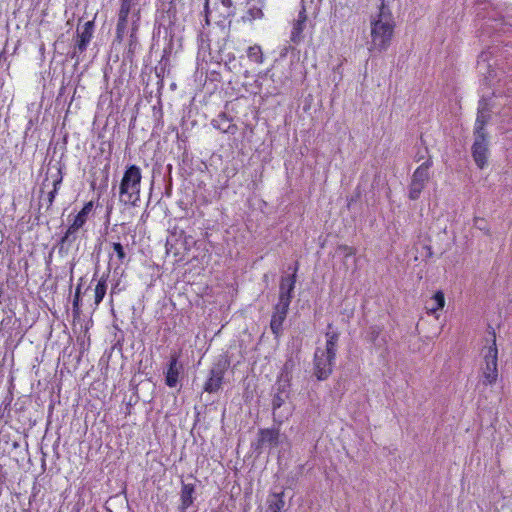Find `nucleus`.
<instances>
[{"label": "nucleus", "instance_id": "1", "mask_svg": "<svg viewBox=\"0 0 512 512\" xmlns=\"http://www.w3.org/2000/svg\"><path fill=\"white\" fill-rule=\"evenodd\" d=\"M370 26L371 41L368 50L370 52L386 51L392 41L395 20L391 9L386 5L384 0H382L377 15L371 18Z\"/></svg>", "mask_w": 512, "mask_h": 512}, {"label": "nucleus", "instance_id": "2", "mask_svg": "<svg viewBox=\"0 0 512 512\" xmlns=\"http://www.w3.org/2000/svg\"><path fill=\"white\" fill-rule=\"evenodd\" d=\"M141 179V169L137 165H130L126 168L119 185V200L121 203L138 206Z\"/></svg>", "mask_w": 512, "mask_h": 512}, {"label": "nucleus", "instance_id": "3", "mask_svg": "<svg viewBox=\"0 0 512 512\" xmlns=\"http://www.w3.org/2000/svg\"><path fill=\"white\" fill-rule=\"evenodd\" d=\"M230 366V361L227 356L220 355L213 363L209 370V376L204 384V391L208 393L217 392L221 386L225 372Z\"/></svg>", "mask_w": 512, "mask_h": 512}, {"label": "nucleus", "instance_id": "4", "mask_svg": "<svg viewBox=\"0 0 512 512\" xmlns=\"http://www.w3.org/2000/svg\"><path fill=\"white\" fill-rule=\"evenodd\" d=\"M497 355L498 350L496 346V339L495 334H493V343L488 348L487 353L484 356L485 359V368L483 371V375L485 378L486 384H493L496 382L498 377V370H497Z\"/></svg>", "mask_w": 512, "mask_h": 512}, {"label": "nucleus", "instance_id": "5", "mask_svg": "<svg viewBox=\"0 0 512 512\" xmlns=\"http://www.w3.org/2000/svg\"><path fill=\"white\" fill-rule=\"evenodd\" d=\"M335 359L328 358L322 354V349L317 348L314 353V375L319 381L326 380L332 373Z\"/></svg>", "mask_w": 512, "mask_h": 512}, {"label": "nucleus", "instance_id": "6", "mask_svg": "<svg viewBox=\"0 0 512 512\" xmlns=\"http://www.w3.org/2000/svg\"><path fill=\"white\" fill-rule=\"evenodd\" d=\"M472 157L479 168H484L489 157L488 140L486 134H474Z\"/></svg>", "mask_w": 512, "mask_h": 512}, {"label": "nucleus", "instance_id": "7", "mask_svg": "<svg viewBox=\"0 0 512 512\" xmlns=\"http://www.w3.org/2000/svg\"><path fill=\"white\" fill-rule=\"evenodd\" d=\"M297 270L298 266L296 265L294 268V272L291 275L283 276L281 278L279 285V298L277 303L290 306L296 283Z\"/></svg>", "mask_w": 512, "mask_h": 512}, {"label": "nucleus", "instance_id": "8", "mask_svg": "<svg viewBox=\"0 0 512 512\" xmlns=\"http://www.w3.org/2000/svg\"><path fill=\"white\" fill-rule=\"evenodd\" d=\"M289 311V305L277 303L273 308V314L270 321V329L275 336L279 338L283 333V322Z\"/></svg>", "mask_w": 512, "mask_h": 512}, {"label": "nucleus", "instance_id": "9", "mask_svg": "<svg viewBox=\"0 0 512 512\" xmlns=\"http://www.w3.org/2000/svg\"><path fill=\"white\" fill-rule=\"evenodd\" d=\"M183 370V365L178 361V355L173 354L170 357L167 369L165 370V384L174 388L179 383V376Z\"/></svg>", "mask_w": 512, "mask_h": 512}, {"label": "nucleus", "instance_id": "10", "mask_svg": "<svg viewBox=\"0 0 512 512\" xmlns=\"http://www.w3.org/2000/svg\"><path fill=\"white\" fill-rule=\"evenodd\" d=\"M264 6L265 0H247L246 10L242 16L243 22L252 23L257 19H262Z\"/></svg>", "mask_w": 512, "mask_h": 512}, {"label": "nucleus", "instance_id": "11", "mask_svg": "<svg viewBox=\"0 0 512 512\" xmlns=\"http://www.w3.org/2000/svg\"><path fill=\"white\" fill-rule=\"evenodd\" d=\"M258 435L257 448L264 446L276 447L279 444L280 434L278 429H260Z\"/></svg>", "mask_w": 512, "mask_h": 512}, {"label": "nucleus", "instance_id": "12", "mask_svg": "<svg viewBox=\"0 0 512 512\" xmlns=\"http://www.w3.org/2000/svg\"><path fill=\"white\" fill-rule=\"evenodd\" d=\"M168 9L166 11L168 17V24L165 23V15H162V19L159 20V29L161 27L164 28L166 36L169 35L171 39L173 38V26L176 22V6L175 0H168Z\"/></svg>", "mask_w": 512, "mask_h": 512}, {"label": "nucleus", "instance_id": "13", "mask_svg": "<svg viewBox=\"0 0 512 512\" xmlns=\"http://www.w3.org/2000/svg\"><path fill=\"white\" fill-rule=\"evenodd\" d=\"M306 20H307L306 10L303 7L298 13V18L293 23V27H292V31H291V35H290V40L293 43L297 44L302 40V38H303L302 32L304 30Z\"/></svg>", "mask_w": 512, "mask_h": 512}, {"label": "nucleus", "instance_id": "14", "mask_svg": "<svg viewBox=\"0 0 512 512\" xmlns=\"http://www.w3.org/2000/svg\"><path fill=\"white\" fill-rule=\"evenodd\" d=\"M79 228H73V225L71 224L64 235L60 238L57 247L60 254L67 253L70 246L75 242L77 239V232Z\"/></svg>", "mask_w": 512, "mask_h": 512}, {"label": "nucleus", "instance_id": "15", "mask_svg": "<svg viewBox=\"0 0 512 512\" xmlns=\"http://www.w3.org/2000/svg\"><path fill=\"white\" fill-rule=\"evenodd\" d=\"M382 327L378 325H372L366 332V339L376 348H382L386 345V338L382 334Z\"/></svg>", "mask_w": 512, "mask_h": 512}, {"label": "nucleus", "instance_id": "16", "mask_svg": "<svg viewBox=\"0 0 512 512\" xmlns=\"http://www.w3.org/2000/svg\"><path fill=\"white\" fill-rule=\"evenodd\" d=\"M326 347L323 350L322 354L328 355L330 359H336L337 346L339 341V333L338 332H326Z\"/></svg>", "mask_w": 512, "mask_h": 512}, {"label": "nucleus", "instance_id": "17", "mask_svg": "<svg viewBox=\"0 0 512 512\" xmlns=\"http://www.w3.org/2000/svg\"><path fill=\"white\" fill-rule=\"evenodd\" d=\"M432 164V158L428 157V159L414 171L412 180L426 184L430 178L429 168Z\"/></svg>", "mask_w": 512, "mask_h": 512}, {"label": "nucleus", "instance_id": "18", "mask_svg": "<svg viewBox=\"0 0 512 512\" xmlns=\"http://www.w3.org/2000/svg\"><path fill=\"white\" fill-rule=\"evenodd\" d=\"M212 126L223 133H230L235 129V125L231 123V119L226 113H220L217 118L211 122Z\"/></svg>", "mask_w": 512, "mask_h": 512}, {"label": "nucleus", "instance_id": "19", "mask_svg": "<svg viewBox=\"0 0 512 512\" xmlns=\"http://www.w3.org/2000/svg\"><path fill=\"white\" fill-rule=\"evenodd\" d=\"M268 508L272 512H281L285 506L284 492H273L267 498Z\"/></svg>", "mask_w": 512, "mask_h": 512}, {"label": "nucleus", "instance_id": "20", "mask_svg": "<svg viewBox=\"0 0 512 512\" xmlns=\"http://www.w3.org/2000/svg\"><path fill=\"white\" fill-rule=\"evenodd\" d=\"M92 35L93 34L87 31H77V41L75 44V50L72 55V58L75 57L77 53H83L87 49V46L91 41Z\"/></svg>", "mask_w": 512, "mask_h": 512}, {"label": "nucleus", "instance_id": "21", "mask_svg": "<svg viewBox=\"0 0 512 512\" xmlns=\"http://www.w3.org/2000/svg\"><path fill=\"white\" fill-rule=\"evenodd\" d=\"M195 487L193 484H183L181 490V509L185 511L193 504V494Z\"/></svg>", "mask_w": 512, "mask_h": 512}, {"label": "nucleus", "instance_id": "22", "mask_svg": "<svg viewBox=\"0 0 512 512\" xmlns=\"http://www.w3.org/2000/svg\"><path fill=\"white\" fill-rule=\"evenodd\" d=\"M490 118L489 110L486 108H478L477 118L475 122L474 134H486L484 130L485 124Z\"/></svg>", "mask_w": 512, "mask_h": 512}, {"label": "nucleus", "instance_id": "23", "mask_svg": "<svg viewBox=\"0 0 512 512\" xmlns=\"http://www.w3.org/2000/svg\"><path fill=\"white\" fill-rule=\"evenodd\" d=\"M93 203H86L83 208L78 212V214L74 217L72 225L73 228H82L88 219V215L92 211Z\"/></svg>", "mask_w": 512, "mask_h": 512}, {"label": "nucleus", "instance_id": "24", "mask_svg": "<svg viewBox=\"0 0 512 512\" xmlns=\"http://www.w3.org/2000/svg\"><path fill=\"white\" fill-rule=\"evenodd\" d=\"M445 305V298L442 291H437L431 299L430 305L427 306V310L430 313H436L442 309Z\"/></svg>", "mask_w": 512, "mask_h": 512}, {"label": "nucleus", "instance_id": "25", "mask_svg": "<svg viewBox=\"0 0 512 512\" xmlns=\"http://www.w3.org/2000/svg\"><path fill=\"white\" fill-rule=\"evenodd\" d=\"M112 248L114 253L116 254V260L114 262L116 264V267H119L120 265L128 261L124 246L120 242H113Z\"/></svg>", "mask_w": 512, "mask_h": 512}, {"label": "nucleus", "instance_id": "26", "mask_svg": "<svg viewBox=\"0 0 512 512\" xmlns=\"http://www.w3.org/2000/svg\"><path fill=\"white\" fill-rule=\"evenodd\" d=\"M106 291H107V283H106V279L104 277H102L98 283L96 284V287L94 289V302L96 305H99L105 294H106Z\"/></svg>", "mask_w": 512, "mask_h": 512}, {"label": "nucleus", "instance_id": "27", "mask_svg": "<svg viewBox=\"0 0 512 512\" xmlns=\"http://www.w3.org/2000/svg\"><path fill=\"white\" fill-rule=\"evenodd\" d=\"M128 17L118 14V23L116 26V39L122 41L126 33Z\"/></svg>", "mask_w": 512, "mask_h": 512}, {"label": "nucleus", "instance_id": "28", "mask_svg": "<svg viewBox=\"0 0 512 512\" xmlns=\"http://www.w3.org/2000/svg\"><path fill=\"white\" fill-rule=\"evenodd\" d=\"M425 184L411 180L409 187V198L411 200H417L420 197L421 192L423 191Z\"/></svg>", "mask_w": 512, "mask_h": 512}, {"label": "nucleus", "instance_id": "29", "mask_svg": "<svg viewBox=\"0 0 512 512\" xmlns=\"http://www.w3.org/2000/svg\"><path fill=\"white\" fill-rule=\"evenodd\" d=\"M248 58L255 63L263 62V53L260 46H252L248 48L247 51Z\"/></svg>", "mask_w": 512, "mask_h": 512}, {"label": "nucleus", "instance_id": "30", "mask_svg": "<svg viewBox=\"0 0 512 512\" xmlns=\"http://www.w3.org/2000/svg\"><path fill=\"white\" fill-rule=\"evenodd\" d=\"M214 9L218 12L221 19H227L235 15V8H225V6H221L218 2L214 4Z\"/></svg>", "mask_w": 512, "mask_h": 512}, {"label": "nucleus", "instance_id": "31", "mask_svg": "<svg viewBox=\"0 0 512 512\" xmlns=\"http://www.w3.org/2000/svg\"><path fill=\"white\" fill-rule=\"evenodd\" d=\"M137 2H138V0H121V7L119 10V14L128 17Z\"/></svg>", "mask_w": 512, "mask_h": 512}, {"label": "nucleus", "instance_id": "32", "mask_svg": "<svg viewBox=\"0 0 512 512\" xmlns=\"http://www.w3.org/2000/svg\"><path fill=\"white\" fill-rule=\"evenodd\" d=\"M287 398H288L287 395H284L281 393H275V395L273 396V399H272V408H273L274 413L277 409H279L285 403Z\"/></svg>", "mask_w": 512, "mask_h": 512}, {"label": "nucleus", "instance_id": "33", "mask_svg": "<svg viewBox=\"0 0 512 512\" xmlns=\"http://www.w3.org/2000/svg\"><path fill=\"white\" fill-rule=\"evenodd\" d=\"M290 384L288 380L279 379L276 383V393H281L288 396V388Z\"/></svg>", "mask_w": 512, "mask_h": 512}, {"label": "nucleus", "instance_id": "34", "mask_svg": "<svg viewBox=\"0 0 512 512\" xmlns=\"http://www.w3.org/2000/svg\"><path fill=\"white\" fill-rule=\"evenodd\" d=\"M81 302V286L78 285L75 291L74 299H73V310L75 312H79V306Z\"/></svg>", "mask_w": 512, "mask_h": 512}, {"label": "nucleus", "instance_id": "35", "mask_svg": "<svg viewBox=\"0 0 512 512\" xmlns=\"http://www.w3.org/2000/svg\"><path fill=\"white\" fill-rule=\"evenodd\" d=\"M338 250L344 255L345 258H348L355 254V250L347 245L339 246Z\"/></svg>", "mask_w": 512, "mask_h": 512}, {"label": "nucleus", "instance_id": "36", "mask_svg": "<svg viewBox=\"0 0 512 512\" xmlns=\"http://www.w3.org/2000/svg\"><path fill=\"white\" fill-rule=\"evenodd\" d=\"M55 169V174H52L51 177L53 178V180L55 178H58V170L60 172H63V169H64V165H62L60 162H56L55 164L51 165V163L49 164V168H48V172L51 170V169Z\"/></svg>", "mask_w": 512, "mask_h": 512}, {"label": "nucleus", "instance_id": "37", "mask_svg": "<svg viewBox=\"0 0 512 512\" xmlns=\"http://www.w3.org/2000/svg\"><path fill=\"white\" fill-rule=\"evenodd\" d=\"M62 181H63V172H60L58 170V178H55L53 180V190H56V192H58Z\"/></svg>", "mask_w": 512, "mask_h": 512}, {"label": "nucleus", "instance_id": "38", "mask_svg": "<svg viewBox=\"0 0 512 512\" xmlns=\"http://www.w3.org/2000/svg\"><path fill=\"white\" fill-rule=\"evenodd\" d=\"M474 226L480 230H486L487 229V223L482 218H475L474 219Z\"/></svg>", "mask_w": 512, "mask_h": 512}, {"label": "nucleus", "instance_id": "39", "mask_svg": "<svg viewBox=\"0 0 512 512\" xmlns=\"http://www.w3.org/2000/svg\"><path fill=\"white\" fill-rule=\"evenodd\" d=\"M56 190H52L48 193V196H47V210L52 206L54 200H55V197H56Z\"/></svg>", "mask_w": 512, "mask_h": 512}, {"label": "nucleus", "instance_id": "40", "mask_svg": "<svg viewBox=\"0 0 512 512\" xmlns=\"http://www.w3.org/2000/svg\"><path fill=\"white\" fill-rule=\"evenodd\" d=\"M204 12H205V22L207 25H209V23H210L209 15L211 14V11L209 9V0L205 1Z\"/></svg>", "mask_w": 512, "mask_h": 512}, {"label": "nucleus", "instance_id": "41", "mask_svg": "<svg viewBox=\"0 0 512 512\" xmlns=\"http://www.w3.org/2000/svg\"><path fill=\"white\" fill-rule=\"evenodd\" d=\"M135 31H136V27H133V29H132V33H131V35H130V44H129V46H130V49H129V50H130V51H131L133 48H135L136 43H137V40H136V37H135Z\"/></svg>", "mask_w": 512, "mask_h": 512}, {"label": "nucleus", "instance_id": "42", "mask_svg": "<svg viewBox=\"0 0 512 512\" xmlns=\"http://www.w3.org/2000/svg\"><path fill=\"white\" fill-rule=\"evenodd\" d=\"M93 29H94V21H87L84 24L82 31H87V32H90L91 34H93Z\"/></svg>", "mask_w": 512, "mask_h": 512}, {"label": "nucleus", "instance_id": "43", "mask_svg": "<svg viewBox=\"0 0 512 512\" xmlns=\"http://www.w3.org/2000/svg\"><path fill=\"white\" fill-rule=\"evenodd\" d=\"M221 6H225V8H234L231 0H218Z\"/></svg>", "mask_w": 512, "mask_h": 512}, {"label": "nucleus", "instance_id": "44", "mask_svg": "<svg viewBox=\"0 0 512 512\" xmlns=\"http://www.w3.org/2000/svg\"><path fill=\"white\" fill-rule=\"evenodd\" d=\"M487 59H488V53L482 52L481 55L479 56L478 64L480 65L481 62H485V61H487Z\"/></svg>", "mask_w": 512, "mask_h": 512}, {"label": "nucleus", "instance_id": "45", "mask_svg": "<svg viewBox=\"0 0 512 512\" xmlns=\"http://www.w3.org/2000/svg\"><path fill=\"white\" fill-rule=\"evenodd\" d=\"M424 248L426 249V257H428V258L432 257L433 252H432L431 247L430 246H425Z\"/></svg>", "mask_w": 512, "mask_h": 512}, {"label": "nucleus", "instance_id": "46", "mask_svg": "<svg viewBox=\"0 0 512 512\" xmlns=\"http://www.w3.org/2000/svg\"><path fill=\"white\" fill-rule=\"evenodd\" d=\"M423 158H424V155H423V154H421V153H418V154H417V156H416V160H417V161H420V160H422Z\"/></svg>", "mask_w": 512, "mask_h": 512}, {"label": "nucleus", "instance_id": "47", "mask_svg": "<svg viewBox=\"0 0 512 512\" xmlns=\"http://www.w3.org/2000/svg\"><path fill=\"white\" fill-rule=\"evenodd\" d=\"M287 51H288V48H287V47H286V48H284V51L281 53V56H285V55H286V53H287Z\"/></svg>", "mask_w": 512, "mask_h": 512}, {"label": "nucleus", "instance_id": "48", "mask_svg": "<svg viewBox=\"0 0 512 512\" xmlns=\"http://www.w3.org/2000/svg\"><path fill=\"white\" fill-rule=\"evenodd\" d=\"M13 447H14V448H17V447H18V443H17V442H14V443H13Z\"/></svg>", "mask_w": 512, "mask_h": 512}, {"label": "nucleus", "instance_id": "49", "mask_svg": "<svg viewBox=\"0 0 512 512\" xmlns=\"http://www.w3.org/2000/svg\"><path fill=\"white\" fill-rule=\"evenodd\" d=\"M266 512H272V511H270V509H269V508H267Z\"/></svg>", "mask_w": 512, "mask_h": 512}]
</instances>
